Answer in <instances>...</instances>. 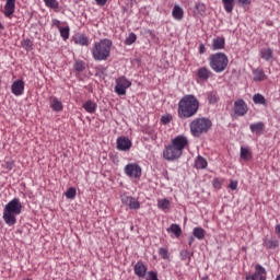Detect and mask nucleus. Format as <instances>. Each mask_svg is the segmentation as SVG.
<instances>
[{
  "label": "nucleus",
  "mask_w": 280,
  "mask_h": 280,
  "mask_svg": "<svg viewBox=\"0 0 280 280\" xmlns=\"http://www.w3.org/2000/svg\"><path fill=\"white\" fill-rule=\"evenodd\" d=\"M83 108L86 110V113L93 114L95 110H97V104L93 101H88L83 104Z\"/></svg>",
  "instance_id": "obj_26"
},
{
  "label": "nucleus",
  "mask_w": 280,
  "mask_h": 280,
  "mask_svg": "<svg viewBox=\"0 0 280 280\" xmlns=\"http://www.w3.org/2000/svg\"><path fill=\"white\" fill-rule=\"evenodd\" d=\"M161 121H162V124H170L171 118H170V116H163V117L161 118Z\"/></svg>",
  "instance_id": "obj_47"
},
{
  "label": "nucleus",
  "mask_w": 280,
  "mask_h": 280,
  "mask_svg": "<svg viewBox=\"0 0 280 280\" xmlns=\"http://www.w3.org/2000/svg\"><path fill=\"white\" fill-rule=\"evenodd\" d=\"M47 8H51L52 10H56L58 8V2L56 0H44Z\"/></svg>",
  "instance_id": "obj_43"
},
{
  "label": "nucleus",
  "mask_w": 280,
  "mask_h": 280,
  "mask_svg": "<svg viewBox=\"0 0 280 280\" xmlns=\"http://www.w3.org/2000/svg\"><path fill=\"white\" fill-rule=\"evenodd\" d=\"M52 25H55V27H58V30H60V21L59 20H52Z\"/></svg>",
  "instance_id": "obj_49"
},
{
  "label": "nucleus",
  "mask_w": 280,
  "mask_h": 280,
  "mask_svg": "<svg viewBox=\"0 0 280 280\" xmlns=\"http://www.w3.org/2000/svg\"><path fill=\"white\" fill-rule=\"evenodd\" d=\"M189 126L192 137H200L201 135H206V132L211 130L213 122H211V119L209 118L201 117L194 119Z\"/></svg>",
  "instance_id": "obj_5"
},
{
  "label": "nucleus",
  "mask_w": 280,
  "mask_h": 280,
  "mask_svg": "<svg viewBox=\"0 0 280 280\" xmlns=\"http://www.w3.org/2000/svg\"><path fill=\"white\" fill-rule=\"evenodd\" d=\"M98 5H106L108 0H95Z\"/></svg>",
  "instance_id": "obj_50"
},
{
  "label": "nucleus",
  "mask_w": 280,
  "mask_h": 280,
  "mask_svg": "<svg viewBox=\"0 0 280 280\" xmlns=\"http://www.w3.org/2000/svg\"><path fill=\"white\" fill-rule=\"evenodd\" d=\"M192 235L197 240H205V229H202V228H195L192 230Z\"/></svg>",
  "instance_id": "obj_33"
},
{
  "label": "nucleus",
  "mask_w": 280,
  "mask_h": 280,
  "mask_svg": "<svg viewBox=\"0 0 280 280\" xmlns=\"http://www.w3.org/2000/svg\"><path fill=\"white\" fill-rule=\"evenodd\" d=\"M238 5L242 8H246V5H250V0H237Z\"/></svg>",
  "instance_id": "obj_45"
},
{
  "label": "nucleus",
  "mask_w": 280,
  "mask_h": 280,
  "mask_svg": "<svg viewBox=\"0 0 280 280\" xmlns=\"http://www.w3.org/2000/svg\"><path fill=\"white\" fill-rule=\"evenodd\" d=\"M158 207H159V209H162V211H165V209H167L170 207V199H167V198L159 199Z\"/></svg>",
  "instance_id": "obj_36"
},
{
  "label": "nucleus",
  "mask_w": 280,
  "mask_h": 280,
  "mask_svg": "<svg viewBox=\"0 0 280 280\" xmlns=\"http://www.w3.org/2000/svg\"><path fill=\"white\" fill-rule=\"evenodd\" d=\"M264 245L266 246V248H268L269 250H272L275 248H277L279 246V241L278 240H266L264 242Z\"/></svg>",
  "instance_id": "obj_31"
},
{
  "label": "nucleus",
  "mask_w": 280,
  "mask_h": 280,
  "mask_svg": "<svg viewBox=\"0 0 280 280\" xmlns=\"http://www.w3.org/2000/svg\"><path fill=\"white\" fill-rule=\"evenodd\" d=\"M137 40V34L130 33L129 36L125 39V44L132 45Z\"/></svg>",
  "instance_id": "obj_41"
},
{
  "label": "nucleus",
  "mask_w": 280,
  "mask_h": 280,
  "mask_svg": "<svg viewBox=\"0 0 280 280\" xmlns=\"http://www.w3.org/2000/svg\"><path fill=\"white\" fill-rule=\"evenodd\" d=\"M196 10L198 11V14H205L207 12V5L202 2H197L195 5Z\"/></svg>",
  "instance_id": "obj_39"
},
{
  "label": "nucleus",
  "mask_w": 280,
  "mask_h": 280,
  "mask_svg": "<svg viewBox=\"0 0 280 280\" xmlns=\"http://www.w3.org/2000/svg\"><path fill=\"white\" fill-rule=\"evenodd\" d=\"M276 233L279 235V237H280V224H278L277 226H276Z\"/></svg>",
  "instance_id": "obj_52"
},
{
  "label": "nucleus",
  "mask_w": 280,
  "mask_h": 280,
  "mask_svg": "<svg viewBox=\"0 0 280 280\" xmlns=\"http://www.w3.org/2000/svg\"><path fill=\"white\" fill-rule=\"evenodd\" d=\"M110 47H113V42L108 38L95 43L92 47V56L94 60H108V58H110Z\"/></svg>",
  "instance_id": "obj_4"
},
{
  "label": "nucleus",
  "mask_w": 280,
  "mask_h": 280,
  "mask_svg": "<svg viewBox=\"0 0 280 280\" xmlns=\"http://www.w3.org/2000/svg\"><path fill=\"white\" fill-rule=\"evenodd\" d=\"M159 255L162 257V259H170V252L167 248L161 247L159 249Z\"/></svg>",
  "instance_id": "obj_42"
},
{
  "label": "nucleus",
  "mask_w": 280,
  "mask_h": 280,
  "mask_svg": "<svg viewBox=\"0 0 280 280\" xmlns=\"http://www.w3.org/2000/svg\"><path fill=\"white\" fill-rule=\"evenodd\" d=\"M188 244H189V246H191L194 244V236H189Z\"/></svg>",
  "instance_id": "obj_51"
},
{
  "label": "nucleus",
  "mask_w": 280,
  "mask_h": 280,
  "mask_svg": "<svg viewBox=\"0 0 280 280\" xmlns=\"http://www.w3.org/2000/svg\"><path fill=\"white\" fill-rule=\"evenodd\" d=\"M132 86V82L128 81L126 77H120L116 80L115 93L117 95H126V90Z\"/></svg>",
  "instance_id": "obj_7"
},
{
  "label": "nucleus",
  "mask_w": 280,
  "mask_h": 280,
  "mask_svg": "<svg viewBox=\"0 0 280 280\" xmlns=\"http://www.w3.org/2000/svg\"><path fill=\"white\" fill-rule=\"evenodd\" d=\"M246 280H266V268H264L261 265H256L255 273L247 276Z\"/></svg>",
  "instance_id": "obj_11"
},
{
  "label": "nucleus",
  "mask_w": 280,
  "mask_h": 280,
  "mask_svg": "<svg viewBox=\"0 0 280 280\" xmlns=\"http://www.w3.org/2000/svg\"><path fill=\"white\" fill-rule=\"evenodd\" d=\"M22 209L23 205L19 198H14L5 205L2 218L8 226L16 224V215H21Z\"/></svg>",
  "instance_id": "obj_3"
},
{
  "label": "nucleus",
  "mask_w": 280,
  "mask_h": 280,
  "mask_svg": "<svg viewBox=\"0 0 280 280\" xmlns=\"http://www.w3.org/2000/svg\"><path fill=\"white\" fill-rule=\"evenodd\" d=\"M241 159H243V161H250V159H253V154L250 153L248 148L246 147L241 148Z\"/></svg>",
  "instance_id": "obj_29"
},
{
  "label": "nucleus",
  "mask_w": 280,
  "mask_h": 280,
  "mask_svg": "<svg viewBox=\"0 0 280 280\" xmlns=\"http://www.w3.org/2000/svg\"><path fill=\"white\" fill-rule=\"evenodd\" d=\"M225 40L224 37H217L212 39V49L218 51V49H224Z\"/></svg>",
  "instance_id": "obj_18"
},
{
  "label": "nucleus",
  "mask_w": 280,
  "mask_h": 280,
  "mask_svg": "<svg viewBox=\"0 0 280 280\" xmlns=\"http://www.w3.org/2000/svg\"><path fill=\"white\" fill-rule=\"evenodd\" d=\"M73 40L75 45H81L82 47H88L89 45V37H86L84 34H79L73 37Z\"/></svg>",
  "instance_id": "obj_20"
},
{
  "label": "nucleus",
  "mask_w": 280,
  "mask_h": 280,
  "mask_svg": "<svg viewBox=\"0 0 280 280\" xmlns=\"http://www.w3.org/2000/svg\"><path fill=\"white\" fill-rule=\"evenodd\" d=\"M133 270L137 277H140L141 279H143V277H145V272H148V267H145L143 261H138L135 265Z\"/></svg>",
  "instance_id": "obj_15"
},
{
  "label": "nucleus",
  "mask_w": 280,
  "mask_h": 280,
  "mask_svg": "<svg viewBox=\"0 0 280 280\" xmlns=\"http://www.w3.org/2000/svg\"><path fill=\"white\" fill-rule=\"evenodd\" d=\"M78 191L75 190V188L70 187L66 192L65 196L66 198H68V200H73V198H75Z\"/></svg>",
  "instance_id": "obj_38"
},
{
  "label": "nucleus",
  "mask_w": 280,
  "mask_h": 280,
  "mask_svg": "<svg viewBox=\"0 0 280 280\" xmlns=\"http://www.w3.org/2000/svg\"><path fill=\"white\" fill-rule=\"evenodd\" d=\"M253 102L254 104H261L262 106H266V97L259 93L253 96Z\"/></svg>",
  "instance_id": "obj_35"
},
{
  "label": "nucleus",
  "mask_w": 280,
  "mask_h": 280,
  "mask_svg": "<svg viewBox=\"0 0 280 280\" xmlns=\"http://www.w3.org/2000/svg\"><path fill=\"white\" fill-rule=\"evenodd\" d=\"M254 82H264L266 80V73L262 69L253 70Z\"/></svg>",
  "instance_id": "obj_22"
},
{
  "label": "nucleus",
  "mask_w": 280,
  "mask_h": 280,
  "mask_svg": "<svg viewBox=\"0 0 280 280\" xmlns=\"http://www.w3.org/2000/svg\"><path fill=\"white\" fill-rule=\"evenodd\" d=\"M1 167L4 168V174H8V172L14 170V161L12 159H7L1 163Z\"/></svg>",
  "instance_id": "obj_24"
},
{
  "label": "nucleus",
  "mask_w": 280,
  "mask_h": 280,
  "mask_svg": "<svg viewBox=\"0 0 280 280\" xmlns=\"http://www.w3.org/2000/svg\"><path fill=\"white\" fill-rule=\"evenodd\" d=\"M224 7V10L228 14H231L233 12V9L235 8V0H221Z\"/></svg>",
  "instance_id": "obj_25"
},
{
  "label": "nucleus",
  "mask_w": 280,
  "mask_h": 280,
  "mask_svg": "<svg viewBox=\"0 0 280 280\" xmlns=\"http://www.w3.org/2000/svg\"><path fill=\"white\" fill-rule=\"evenodd\" d=\"M173 19L176 21H183V16H185V11H183V8L180 5H175L172 11Z\"/></svg>",
  "instance_id": "obj_17"
},
{
  "label": "nucleus",
  "mask_w": 280,
  "mask_h": 280,
  "mask_svg": "<svg viewBox=\"0 0 280 280\" xmlns=\"http://www.w3.org/2000/svg\"><path fill=\"white\" fill-rule=\"evenodd\" d=\"M120 198L122 205H126L127 207H129V209L137 210L141 208V203H139V200H137L135 197L122 195Z\"/></svg>",
  "instance_id": "obj_10"
},
{
  "label": "nucleus",
  "mask_w": 280,
  "mask_h": 280,
  "mask_svg": "<svg viewBox=\"0 0 280 280\" xmlns=\"http://www.w3.org/2000/svg\"><path fill=\"white\" fill-rule=\"evenodd\" d=\"M260 58H262V60H267V61L272 60V58H273L272 48H262L260 50Z\"/></svg>",
  "instance_id": "obj_21"
},
{
  "label": "nucleus",
  "mask_w": 280,
  "mask_h": 280,
  "mask_svg": "<svg viewBox=\"0 0 280 280\" xmlns=\"http://www.w3.org/2000/svg\"><path fill=\"white\" fill-rule=\"evenodd\" d=\"M234 113L235 115H238V117H244V115L248 113V106L244 100L240 98L234 102Z\"/></svg>",
  "instance_id": "obj_9"
},
{
  "label": "nucleus",
  "mask_w": 280,
  "mask_h": 280,
  "mask_svg": "<svg viewBox=\"0 0 280 280\" xmlns=\"http://www.w3.org/2000/svg\"><path fill=\"white\" fill-rule=\"evenodd\" d=\"M49 104H50V108H51L52 110H55V113H60V112H62V108H63L62 102H60V100H58V97L51 96V97L49 98Z\"/></svg>",
  "instance_id": "obj_16"
},
{
  "label": "nucleus",
  "mask_w": 280,
  "mask_h": 280,
  "mask_svg": "<svg viewBox=\"0 0 280 280\" xmlns=\"http://www.w3.org/2000/svg\"><path fill=\"white\" fill-rule=\"evenodd\" d=\"M147 280H159V276L156 271H149L147 276Z\"/></svg>",
  "instance_id": "obj_44"
},
{
  "label": "nucleus",
  "mask_w": 280,
  "mask_h": 280,
  "mask_svg": "<svg viewBox=\"0 0 280 280\" xmlns=\"http://www.w3.org/2000/svg\"><path fill=\"white\" fill-rule=\"evenodd\" d=\"M73 67L74 70L78 71V73H82V71L86 69V62H84L83 60H77Z\"/></svg>",
  "instance_id": "obj_32"
},
{
  "label": "nucleus",
  "mask_w": 280,
  "mask_h": 280,
  "mask_svg": "<svg viewBox=\"0 0 280 280\" xmlns=\"http://www.w3.org/2000/svg\"><path fill=\"white\" fill-rule=\"evenodd\" d=\"M189 145V140L185 136H177L163 150L165 161H177L183 156V150Z\"/></svg>",
  "instance_id": "obj_2"
},
{
  "label": "nucleus",
  "mask_w": 280,
  "mask_h": 280,
  "mask_svg": "<svg viewBox=\"0 0 280 280\" xmlns=\"http://www.w3.org/2000/svg\"><path fill=\"white\" fill-rule=\"evenodd\" d=\"M0 30H4L3 24L0 22Z\"/></svg>",
  "instance_id": "obj_53"
},
{
  "label": "nucleus",
  "mask_w": 280,
  "mask_h": 280,
  "mask_svg": "<svg viewBox=\"0 0 280 280\" xmlns=\"http://www.w3.org/2000/svg\"><path fill=\"white\" fill-rule=\"evenodd\" d=\"M167 232L173 233L175 237H178L179 235L183 234V230L180 229V225L174 224V223L167 229Z\"/></svg>",
  "instance_id": "obj_28"
},
{
  "label": "nucleus",
  "mask_w": 280,
  "mask_h": 280,
  "mask_svg": "<svg viewBox=\"0 0 280 280\" xmlns=\"http://www.w3.org/2000/svg\"><path fill=\"white\" fill-rule=\"evenodd\" d=\"M229 188L232 189V191H235V189H237V180H231Z\"/></svg>",
  "instance_id": "obj_46"
},
{
  "label": "nucleus",
  "mask_w": 280,
  "mask_h": 280,
  "mask_svg": "<svg viewBox=\"0 0 280 280\" xmlns=\"http://www.w3.org/2000/svg\"><path fill=\"white\" fill-rule=\"evenodd\" d=\"M264 122H256V124H252L249 126V130H252V132H254V135H262L264 133Z\"/></svg>",
  "instance_id": "obj_23"
},
{
  "label": "nucleus",
  "mask_w": 280,
  "mask_h": 280,
  "mask_svg": "<svg viewBox=\"0 0 280 280\" xmlns=\"http://www.w3.org/2000/svg\"><path fill=\"white\" fill-rule=\"evenodd\" d=\"M60 36L63 38V40H67L69 38V26L66 27H59Z\"/></svg>",
  "instance_id": "obj_40"
},
{
  "label": "nucleus",
  "mask_w": 280,
  "mask_h": 280,
  "mask_svg": "<svg viewBox=\"0 0 280 280\" xmlns=\"http://www.w3.org/2000/svg\"><path fill=\"white\" fill-rule=\"evenodd\" d=\"M219 100H220V97H218V92H215V91L208 92L209 104H218Z\"/></svg>",
  "instance_id": "obj_34"
},
{
  "label": "nucleus",
  "mask_w": 280,
  "mask_h": 280,
  "mask_svg": "<svg viewBox=\"0 0 280 280\" xmlns=\"http://www.w3.org/2000/svg\"><path fill=\"white\" fill-rule=\"evenodd\" d=\"M130 148H132V141L126 137H120L117 139V149L121 152L128 151Z\"/></svg>",
  "instance_id": "obj_12"
},
{
  "label": "nucleus",
  "mask_w": 280,
  "mask_h": 280,
  "mask_svg": "<svg viewBox=\"0 0 280 280\" xmlns=\"http://www.w3.org/2000/svg\"><path fill=\"white\" fill-rule=\"evenodd\" d=\"M205 51H207V48L205 47V44H200L199 45V54H205Z\"/></svg>",
  "instance_id": "obj_48"
},
{
  "label": "nucleus",
  "mask_w": 280,
  "mask_h": 280,
  "mask_svg": "<svg viewBox=\"0 0 280 280\" xmlns=\"http://www.w3.org/2000/svg\"><path fill=\"white\" fill-rule=\"evenodd\" d=\"M16 8V0H7V3L4 5L3 14L8 19L14 14V10Z\"/></svg>",
  "instance_id": "obj_13"
},
{
  "label": "nucleus",
  "mask_w": 280,
  "mask_h": 280,
  "mask_svg": "<svg viewBox=\"0 0 280 280\" xmlns=\"http://www.w3.org/2000/svg\"><path fill=\"white\" fill-rule=\"evenodd\" d=\"M197 75H198L199 80L207 81L208 79L211 78V70H209L208 68H205V67L199 68Z\"/></svg>",
  "instance_id": "obj_19"
},
{
  "label": "nucleus",
  "mask_w": 280,
  "mask_h": 280,
  "mask_svg": "<svg viewBox=\"0 0 280 280\" xmlns=\"http://www.w3.org/2000/svg\"><path fill=\"white\" fill-rule=\"evenodd\" d=\"M22 47L23 49H25L26 51H32L33 47H34V43L32 40H30V38H26L22 42Z\"/></svg>",
  "instance_id": "obj_37"
},
{
  "label": "nucleus",
  "mask_w": 280,
  "mask_h": 280,
  "mask_svg": "<svg viewBox=\"0 0 280 280\" xmlns=\"http://www.w3.org/2000/svg\"><path fill=\"white\" fill-rule=\"evenodd\" d=\"M11 91L13 95H21L25 91V82H23V80H18L13 82V84L11 85Z\"/></svg>",
  "instance_id": "obj_14"
},
{
  "label": "nucleus",
  "mask_w": 280,
  "mask_h": 280,
  "mask_svg": "<svg viewBox=\"0 0 280 280\" xmlns=\"http://www.w3.org/2000/svg\"><path fill=\"white\" fill-rule=\"evenodd\" d=\"M177 106L179 119H191V117H196L198 114L200 101L194 94H186L179 100Z\"/></svg>",
  "instance_id": "obj_1"
},
{
  "label": "nucleus",
  "mask_w": 280,
  "mask_h": 280,
  "mask_svg": "<svg viewBox=\"0 0 280 280\" xmlns=\"http://www.w3.org/2000/svg\"><path fill=\"white\" fill-rule=\"evenodd\" d=\"M125 174H127L129 178H141V166L129 163L125 166Z\"/></svg>",
  "instance_id": "obj_8"
},
{
  "label": "nucleus",
  "mask_w": 280,
  "mask_h": 280,
  "mask_svg": "<svg viewBox=\"0 0 280 280\" xmlns=\"http://www.w3.org/2000/svg\"><path fill=\"white\" fill-rule=\"evenodd\" d=\"M191 255H194V253H189V250L184 249L180 252V259L182 261H187V266H189L190 261H191Z\"/></svg>",
  "instance_id": "obj_30"
},
{
  "label": "nucleus",
  "mask_w": 280,
  "mask_h": 280,
  "mask_svg": "<svg viewBox=\"0 0 280 280\" xmlns=\"http://www.w3.org/2000/svg\"><path fill=\"white\" fill-rule=\"evenodd\" d=\"M208 163L207 160L202 156H197L196 161H195V167L197 170H205L207 167Z\"/></svg>",
  "instance_id": "obj_27"
},
{
  "label": "nucleus",
  "mask_w": 280,
  "mask_h": 280,
  "mask_svg": "<svg viewBox=\"0 0 280 280\" xmlns=\"http://www.w3.org/2000/svg\"><path fill=\"white\" fill-rule=\"evenodd\" d=\"M210 68L215 73H222L229 67V57L224 52H215L209 57Z\"/></svg>",
  "instance_id": "obj_6"
}]
</instances>
